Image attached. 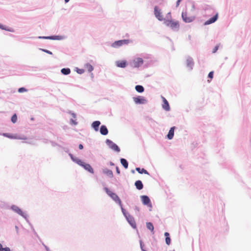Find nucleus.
Instances as JSON below:
<instances>
[{
    "label": "nucleus",
    "instance_id": "f257e3e1",
    "mask_svg": "<svg viewBox=\"0 0 251 251\" xmlns=\"http://www.w3.org/2000/svg\"><path fill=\"white\" fill-rule=\"evenodd\" d=\"M71 158L77 164L79 165L80 166L83 167L86 170L88 171L91 174H94V170L91 165L89 164L85 163V162L82 161L81 160L76 158L74 159L72 155H70Z\"/></svg>",
    "mask_w": 251,
    "mask_h": 251
},
{
    "label": "nucleus",
    "instance_id": "f03ea898",
    "mask_svg": "<svg viewBox=\"0 0 251 251\" xmlns=\"http://www.w3.org/2000/svg\"><path fill=\"white\" fill-rule=\"evenodd\" d=\"M164 24L167 26L170 27L172 29L177 30L179 27V22L177 21L174 20H166L164 22Z\"/></svg>",
    "mask_w": 251,
    "mask_h": 251
},
{
    "label": "nucleus",
    "instance_id": "7ed1b4c3",
    "mask_svg": "<svg viewBox=\"0 0 251 251\" xmlns=\"http://www.w3.org/2000/svg\"><path fill=\"white\" fill-rule=\"evenodd\" d=\"M105 191L106 193L116 202H117L119 205L122 207V201L119 197L116 194L112 192L110 190L108 189L107 188H104Z\"/></svg>",
    "mask_w": 251,
    "mask_h": 251
},
{
    "label": "nucleus",
    "instance_id": "20e7f679",
    "mask_svg": "<svg viewBox=\"0 0 251 251\" xmlns=\"http://www.w3.org/2000/svg\"><path fill=\"white\" fill-rule=\"evenodd\" d=\"M130 41L129 40L124 39L115 41L112 44V47L113 48H117L123 45H127L129 44Z\"/></svg>",
    "mask_w": 251,
    "mask_h": 251
},
{
    "label": "nucleus",
    "instance_id": "39448f33",
    "mask_svg": "<svg viewBox=\"0 0 251 251\" xmlns=\"http://www.w3.org/2000/svg\"><path fill=\"white\" fill-rule=\"evenodd\" d=\"M181 16L183 21L185 23H191L193 22L195 19L194 16L188 17L186 12H182Z\"/></svg>",
    "mask_w": 251,
    "mask_h": 251
},
{
    "label": "nucleus",
    "instance_id": "423d86ee",
    "mask_svg": "<svg viewBox=\"0 0 251 251\" xmlns=\"http://www.w3.org/2000/svg\"><path fill=\"white\" fill-rule=\"evenodd\" d=\"M154 15L156 18L159 21H163L164 20L163 15H162L161 10L159 9L157 6L154 7Z\"/></svg>",
    "mask_w": 251,
    "mask_h": 251
},
{
    "label": "nucleus",
    "instance_id": "0eeeda50",
    "mask_svg": "<svg viewBox=\"0 0 251 251\" xmlns=\"http://www.w3.org/2000/svg\"><path fill=\"white\" fill-rule=\"evenodd\" d=\"M133 100L136 104H144L147 102L146 99L142 96L133 98Z\"/></svg>",
    "mask_w": 251,
    "mask_h": 251
},
{
    "label": "nucleus",
    "instance_id": "6e6552de",
    "mask_svg": "<svg viewBox=\"0 0 251 251\" xmlns=\"http://www.w3.org/2000/svg\"><path fill=\"white\" fill-rule=\"evenodd\" d=\"M106 143L112 150L117 152L120 151V150L118 146L116 144L114 143L113 142H112L110 140L107 139L106 140Z\"/></svg>",
    "mask_w": 251,
    "mask_h": 251
},
{
    "label": "nucleus",
    "instance_id": "1a4fd4ad",
    "mask_svg": "<svg viewBox=\"0 0 251 251\" xmlns=\"http://www.w3.org/2000/svg\"><path fill=\"white\" fill-rule=\"evenodd\" d=\"M133 64L134 67H139L143 64V60L141 58H137L133 60Z\"/></svg>",
    "mask_w": 251,
    "mask_h": 251
},
{
    "label": "nucleus",
    "instance_id": "9d476101",
    "mask_svg": "<svg viewBox=\"0 0 251 251\" xmlns=\"http://www.w3.org/2000/svg\"><path fill=\"white\" fill-rule=\"evenodd\" d=\"M2 135L4 137H7L10 139H22L23 138H20L17 134H12L7 133H4Z\"/></svg>",
    "mask_w": 251,
    "mask_h": 251
},
{
    "label": "nucleus",
    "instance_id": "9b49d317",
    "mask_svg": "<svg viewBox=\"0 0 251 251\" xmlns=\"http://www.w3.org/2000/svg\"><path fill=\"white\" fill-rule=\"evenodd\" d=\"M142 203L145 205L151 206V201L149 198L147 196H142L141 197Z\"/></svg>",
    "mask_w": 251,
    "mask_h": 251
},
{
    "label": "nucleus",
    "instance_id": "f8f14e48",
    "mask_svg": "<svg viewBox=\"0 0 251 251\" xmlns=\"http://www.w3.org/2000/svg\"><path fill=\"white\" fill-rule=\"evenodd\" d=\"M162 100H163V104H162V107L166 111H169L170 109V107L169 106V104L168 102V101L166 100V99L162 97Z\"/></svg>",
    "mask_w": 251,
    "mask_h": 251
},
{
    "label": "nucleus",
    "instance_id": "ddd939ff",
    "mask_svg": "<svg viewBox=\"0 0 251 251\" xmlns=\"http://www.w3.org/2000/svg\"><path fill=\"white\" fill-rule=\"evenodd\" d=\"M116 66L120 68H125L127 65V62L126 60H120L116 62Z\"/></svg>",
    "mask_w": 251,
    "mask_h": 251
},
{
    "label": "nucleus",
    "instance_id": "4468645a",
    "mask_svg": "<svg viewBox=\"0 0 251 251\" xmlns=\"http://www.w3.org/2000/svg\"><path fill=\"white\" fill-rule=\"evenodd\" d=\"M218 17V14L217 13L214 17L210 18L208 20L206 21L205 22L204 25H209V24L214 23L217 20Z\"/></svg>",
    "mask_w": 251,
    "mask_h": 251
},
{
    "label": "nucleus",
    "instance_id": "2eb2a0df",
    "mask_svg": "<svg viewBox=\"0 0 251 251\" xmlns=\"http://www.w3.org/2000/svg\"><path fill=\"white\" fill-rule=\"evenodd\" d=\"M108 129L105 126L102 125L100 128V132L102 135H105L108 134Z\"/></svg>",
    "mask_w": 251,
    "mask_h": 251
},
{
    "label": "nucleus",
    "instance_id": "dca6fc26",
    "mask_svg": "<svg viewBox=\"0 0 251 251\" xmlns=\"http://www.w3.org/2000/svg\"><path fill=\"white\" fill-rule=\"evenodd\" d=\"M174 130H175V127H172L170 129L168 134L167 135V138L171 140L173 139L174 135Z\"/></svg>",
    "mask_w": 251,
    "mask_h": 251
},
{
    "label": "nucleus",
    "instance_id": "f3484780",
    "mask_svg": "<svg viewBox=\"0 0 251 251\" xmlns=\"http://www.w3.org/2000/svg\"><path fill=\"white\" fill-rule=\"evenodd\" d=\"M100 124V121H96L94 122L92 124V126L94 128L95 131H97L99 130V127Z\"/></svg>",
    "mask_w": 251,
    "mask_h": 251
},
{
    "label": "nucleus",
    "instance_id": "a211bd4d",
    "mask_svg": "<svg viewBox=\"0 0 251 251\" xmlns=\"http://www.w3.org/2000/svg\"><path fill=\"white\" fill-rule=\"evenodd\" d=\"M102 171L104 174H106L109 177H112L113 176V174L112 171L106 168L103 169Z\"/></svg>",
    "mask_w": 251,
    "mask_h": 251
},
{
    "label": "nucleus",
    "instance_id": "6ab92c4d",
    "mask_svg": "<svg viewBox=\"0 0 251 251\" xmlns=\"http://www.w3.org/2000/svg\"><path fill=\"white\" fill-rule=\"evenodd\" d=\"M136 188L138 190H141L143 188V185L141 180H137L135 183Z\"/></svg>",
    "mask_w": 251,
    "mask_h": 251
},
{
    "label": "nucleus",
    "instance_id": "aec40b11",
    "mask_svg": "<svg viewBox=\"0 0 251 251\" xmlns=\"http://www.w3.org/2000/svg\"><path fill=\"white\" fill-rule=\"evenodd\" d=\"M165 236H166L165 241L166 243L169 245L171 244V238L169 237V233L168 232H165L164 234Z\"/></svg>",
    "mask_w": 251,
    "mask_h": 251
},
{
    "label": "nucleus",
    "instance_id": "412c9836",
    "mask_svg": "<svg viewBox=\"0 0 251 251\" xmlns=\"http://www.w3.org/2000/svg\"><path fill=\"white\" fill-rule=\"evenodd\" d=\"M147 227L148 228V229L150 230L153 234L154 233V227L152 223L150 222L147 223Z\"/></svg>",
    "mask_w": 251,
    "mask_h": 251
},
{
    "label": "nucleus",
    "instance_id": "4be33fe9",
    "mask_svg": "<svg viewBox=\"0 0 251 251\" xmlns=\"http://www.w3.org/2000/svg\"><path fill=\"white\" fill-rule=\"evenodd\" d=\"M61 72L65 75H69L71 73V70L69 68H63L61 70Z\"/></svg>",
    "mask_w": 251,
    "mask_h": 251
},
{
    "label": "nucleus",
    "instance_id": "5701e85b",
    "mask_svg": "<svg viewBox=\"0 0 251 251\" xmlns=\"http://www.w3.org/2000/svg\"><path fill=\"white\" fill-rule=\"evenodd\" d=\"M135 90L139 93H142L144 91V87L141 85H136L135 86Z\"/></svg>",
    "mask_w": 251,
    "mask_h": 251
},
{
    "label": "nucleus",
    "instance_id": "b1692460",
    "mask_svg": "<svg viewBox=\"0 0 251 251\" xmlns=\"http://www.w3.org/2000/svg\"><path fill=\"white\" fill-rule=\"evenodd\" d=\"M121 163L126 169L127 168L128 162H127L126 159H125L124 158H122L121 159Z\"/></svg>",
    "mask_w": 251,
    "mask_h": 251
},
{
    "label": "nucleus",
    "instance_id": "393cba45",
    "mask_svg": "<svg viewBox=\"0 0 251 251\" xmlns=\"http://www.w3.org/2000/svg\"><path fill=\"white\" fill-rule=\"evenodd\" d=\"M136 170L140 174H148L149 175V173L148 172H147V170H146L145 169H141L140 168H136Z\"/></svg>",
    "mask_w": 251,
    "mask_h": 251
},
{
    "label": "nucleus",
    "instance_id": "a878e982",
    "mask_svg": "<svg viewBox=\"0 0 251 251\" xmlns=\"http://www.w3.org/2000/svg\"><path fill=\"white\" fill-rule=\"evenodd\" d=\"M13 209L16 212L18 213L19 214H20L21 215H23V212H22V210L20 208H19V207H14L13 208Z\"/></svg>",
    "mask_w": 251,
    "mask_h": 251
},
{
    "label": "nucleus",
    "instance_id": "bb28decb",
    "mask_svg": "<svg viewBox=\"0 0 251 251\" xmlns=\"http://www.w3.org/2000/svg\"><path fill=\"white\" fill-rule=\"evenodd\" d=\"M194 63L191 59H188L187 60V66L192 68Z\"/></svg>",
    "mask_w": 251,
    "mask_h": 251
},
{
    "label": "nucleus",
    "instance_id": "cd10ccee",
    "mask_svg": "<svg viewBox=\"0 0 251 251\" xmlns=\"http://www.w3.org/2000/svg\"><path fill=\"white\" fill-rule=\"evenodd\" d=\"M0 251H10V249L8 247L3 248L1 244H0Z\"/></svg>",
    "mask_w": 251,
    "mask_h": 251
},
{
    "label": "nucleus",
    "instance_id": "c85d7f7f",
    "mask_svg": "<svg viewBox=\"0 0 251 251\" xmlns=\"http://www.w3.org/2000/svg\"><path fill=\"white\" fill-rule=\"evenodd\" d=\"M86 67L87 70L90 72H92L94 69L93 66L90 64L86 65Z\"/></svg>",
    "mask_w": 251,
    "mask_h": 251
},
{
    "label": "nucleus",
    "instance_id": "c756f323",
    "mask_svg": "<svg viewBox=\"0 0 251 251\" xmlns=\"http://www.w3.org/2000/svg\"><path fill=\"white\" fill-rule=\"evenodd\" d=\"M17 115L16 114H14L12 118H11V121L12 123H15L16 122H17Z\"/></svg>",
    "mask_w": 251,
    "mask_h": 251
},
{
    "label": "nucleus",
    "instance_id": "7c9ffc66",
    "mask_svg": "<svg viewBox=\"0 0 251 251\" xmlns=\"http://www.w3.org/2000/svg\"><path fill=\"white\" fill-rule=\"evenodd\" d=\"M39 38L42 39H56V38L53 36H43V37H39Z\"/></svg>",
    "mask_w": 251,
    "mask_h": 251
},
{
    "label": "nucleus",
    "instance_id": "2f4dec72",
    "mask_svg": "<svg viewBox=\"0 0 251 251\" xmlns=\"http://www.w3.org/2000/svg\"><path fill=\"white\" fill-rule=\"evenodd\" d=\"M26 91L27 90L24 87L20 88L18 89V92L19 93H23L24 92H26Z\"/></svg>",
    "mask_w": 251,
    "mask_h": 251
},
{
    "label": "nucleus",
    "instance_id": "473e14b6",
    "mask_svg": "<svg viewBox=\"0 0 251 251\" xmlns=\"http://www.w3.org/2000/svg\"><path fill=\"white\" fill-rule=\"evenodd\" d=\"M208 77L212 79L213 77V72H210L208 74Z\"/></svg>",
    "mask_w": 251,
    "mask_h": 251
},
{
    "label": "nucleus",
    "instance_id": "72a5a7b5",
    "mask_svg": "<svg viewBox=\"0 0 251 251\" xmlns=\"http://www.w3.org/2000/svg\"><path fill=\"white\" fill-rule=\"evenodd\" d=\"M121 207V209H122V212L124 214V215L126 217V210L123 207V206L122 205V207Z\"/></svg>",
    "mask_w": 251,
    "mask_h": 251
},
{
    "label": "nucleus",
    "instance_id": "f704fd0d",
    "mask_svg": "<svg viewBox=\"0 0 251 251\" xmlns=\"http://www.w3.org/2000/svg\"><path fill=\"white\" fill-rule=\"evenodd\" d=\"M84 70L83 69H78L77 70V72L78 73V74H81L82 73H84Z\"/></svg>",
    "mask_w": 251,
    "mask_h": 251
},
{
    "label": "nucleus",
    "instance_id": "c9c22d12",
    "mask_svg": "<svg viewBox=\"0 0 251 251\" xmlns=\"http://www.w3.org/2000/svg\"><path fill=\"white\" fill-rule=\"evenodd\" d=\"M182 0H177L176 3V6L178 7Z\"/></svg>",
    "mask_w": 251,
    "mask_h": 251
},
{
    "label": "nucleus",
    "instance_id": "e433bc0d",
    "mask_svg": "<svg viewBox=\"0 0 251 251\" xmlns=\"http://www.w3.org/2000/svg\"><path fill=\"white\" fill-rule=\"evenodd\" d=\"M218 49V46H217L215 47V48L213 50V53H215Z\"/></svg>",
    "mask_w": 251,
    "mask_h": 251
},
{
    "label": "nucleus",
    "instance_id": "4c0bfd02",
    "mask_svg": "<svg viewBox=\"0 0 251 251\" xmlns=\"http://www.w3.org/2000/svg\"><path fill=\"white\" fill-rule=\"evenodd\" d=\"M78 148L80 150H82L83 148V146L82 144H79L78 146Z\"/></svg>",
    "mask_w": 251,
    "mask_h": 251
},
{
    "label": "nucleus",
    "instance_id": "58836bf2",
    "mask_svg": "<svg viewBox=\"0 0 251 251\" xmlns=\"http://www.w3.org/2000/svg\"><path fill=\"white\" fill-rule=\"evenodd\" d=\"M44 51H45L46 52L49 53V54H52V52L49 50H43Z\"/></svg>",
    "mask_w": 251,
    "mask_h": 251
},
{
    "label": "nucleus",
    "instance_id": "ea45409f",
    "mask_svg": "<svg viewBox=\"0 0 251 251\" xmlns=\"http://www.w3.org/2000/svg\"><path fill=\"white\" fill-rule=\"evenodd\" d=\"M116 172L117 174H119L120 173V170L118 167H116Z\"/></svg>",
    "mask_w": 251,
    "mask_h": 251
},
{
    "label": "nucleus",
    "instance_id": "a19ab883",
    "mask_svg": "<svg viewBox=\"0 0 251 251\" xmlns=\"http://www.w3.org/2000/svg\"><path fill=\"white\" fill-rule=\"evenodd\" d=\"M72 123H73L74 125H76V124H77V123H76V122H75V121H74V120H72Z\"/></svg>",
    "mask_w": 251,
    "mask_h": 251
},
{
    "label": "nucleus",
    "instance_id": "79ce46f5",
    "mask_svg": "<svg viewBox=\"0 0 251 251\" xmlns=\"http://www.w3.org/2000/svg\"><path fill=\"white\" fill-rule=\"evenodd\" d=\"M72 116L74 118H75V115L74 113L72 114Z\"/></svg>",
    "mask_w": 251,
    "mask_h": 251
},
{
    "label": "nucleus",
    "instance_id": "37998d69",
    "mask_svg": "<svg viewBox=\"0 0 251 251\" xmlns=\"http://www.w3.org/2000/svg\"><path fill=\"white\" fill-rule=\"evenodd\" d=\"M69 0H65V1L66 3H67V2H69Z\"/></svg>",
    "mask_w": 251,
    "mask_h": 251
}]
</instances>
